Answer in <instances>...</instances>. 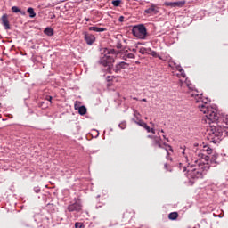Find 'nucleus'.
<instances>
[{
	"instance_id": "obj_9",
	"label": "nucleus",
	"mask_w": 228,
	"mask_h": 228,
	"mask_svg": "<svg viewBox=\"0 0 228 228\" xmlns=\"http://www.w3.org/2000/svg\"><path fill=\"white\" fill-rule=\"evenodd\" d=\"M218 158H220V155H218V153H214L209 159L208 166L212 165V167H216V165H219L220 160L218 159Z\"/></svg>"
},
{
	"instance_id": "obj_38",
	"label": "nucleus",
	"mask_w": 228,
	"mask_h": 228,
	"mask_svg": "<svg viewBox=\"0 0 228 228\" xmlns=\"http://www.w3.org/2000/svg\"><path fill=\"white\" fill-rule=\"evenodd\" d=\"M151 133H152V134H156V131L154 130V128H151Z\"/></svg>"
},
{
	"instance_id": "obj_11",
	"label": "nucleus",
	"mask_w": 228,
	"mask_h": 228,
	"mask_svg": "<svg viewBox=\"0 0 228 228\" xmlns=\"http://www.w3.org/2000/svg\"><path fill=\"white\" fill-rule=\"evenodd\" d=\"M2 24L4 27V29H10V21L8 20V14H4L2 16Z\"/></svg>"
},
{
	"instance_id": "obj_8",
	"label": "nucleus",
	"mask_w": 228,
	"mask_h": 228,
	"mask_svg": "<svg viewBox=\"0 0 228 228\" xmlns=\"http://www.w3.org/2000/svg\"><path fill=\"white\" fill-rule=\"evenodd\" d=\"M129 67V64L127 62L121 61L115 65L113 71L116 74H120L124 69H127Z\"/></svg>"
},
{
	"instance_id": "obj_25",
	"label": "nucleus",
	"mask_w": 228,
	"mask_h": 228,
	"mask_svg": "<svg viewBox=\"0 0 228 228\" xmlns=\"http://www.w3.org/2000/svg\"><path fill=\"white\" fill-rule=\"evenodd\" d=\"M165 6H170V8H175V2H165Z\"/></svg>"
},
{
	"instance_id": "obj_19",
	"label": "nucleus",
	"mask_w": 228,
	"mask_h": 228,
	"mask_svg": "<svg viewBox=\"0 0 228 228\" xmlns=\"http://www.w3.org/2000/svg\"><path fill=\"white\" fill-rule=\"evenodd\" d=\"M28 13H29V17L31 19H33L34 17H37V13L35 12V9H33L32 7H29L28 10H27Z\"/></svg>"
},
{
	"instance_id": "obj_28",
	"label": "nucleus",
	"mask_w": 228,
	"mask_h": 228,
	"mask_svg": "<svg viewBox=\"0 0 228 228\" xmlns=\"http://www.w3.org/2000/svg\"><path fill=\"white\" fill-rule=\"evenodd\" d=\"M139 53L142 54H147V48L145 47L140 48Z\"/></svg>"
},
{
	"instance_id": "obj_26",
	"label": "nucleus",
	"mask_w": 228,
	"mask_h": 228,
	"mask_svg": "<svg viewBox=\"0 0 228 228\" xmlns=\"http://www.w3.org/2000/svg\"><path fill=\"white\" fill-rule=\"evenodd\" d=\"M126 58H129L130 60H134L136 58L134 53H127V51L126 52Z\"/></svg>"
},
{
	"instance_id": "obj_50",
	"label": "nucleus",
	"mask_w": 228,
	"mask_h": 228,
	"mask_svg": "<svg viewBox=\"0 0 228 228\" xmlns=\"http://www.w3.org/2000/svg\"><path fill=\"white\" fill-rule=\"evenodd\" d=\"M123 216H124V218H126V213H124Z\"/></svg>"
},
{
	"instance_id": "obj_49",
	"label": "nucleus",
	"mask_w": 228,
	"mask_h": 228,
	"mask_svg": "<svg viewBox=\"0 0 228 228\" xmlns=\"http://www.w3.org/2000/svg\"><path fill=\"white\" fill-rule=\"evenodd\" d=\"M160 133H165V130H160Z\"/></svg>"
},
{
	"instance_id": "obj_22",
	"label": "nucleus",
	"mask_w": 228,
	"mask_h": 228,
	"mask_svg": "<svg viewBox=\"0 0 228 228\" xmlns=\"http://www.w3.org/2000/svg\"><path fill=\"white\" fill-rule=\"evenodd\" d=\"M108 54H114V56H118L120 54V51L115 49H110L108 51Z\"/></svg>"
},
{
	"instance_id": "obj_13",
	"label": "nucleus",
	"mask_w": 228,
	"mask_h": 228,
	"mask_svg": "<svg viewBox=\"0 0 228 228\" xmlns=\"http://www.w3.org/2000/svg\"><path fill=\"white\" fill-rule=\"evenodd\" d=\"M89 31H94V33H103V31H107V28L101 27H89Z\"/></svg>"
},
{
	"instance_id": "obj_51",
	"label": "nucleus",
	"mask_w": 228,
	"mask_h": 228,
	"mask_svg": "<svg viewBox=\"0 0 228 228\" xmlns=\"http://www.w3.org/2000/svg\"><path fill=\"white\" fill-rule=\"evenodd\" d=\"M86 22H88L89 20L86 18Z\"/></svg>"
},
{
	"instance_id": "obj_15",
	"label": "nucleus",
	"mask_w": 228,
	"mask_h": 228,
	"mask_svg": "<svg viewBox=\"0 0 228 228\" xmlns=\"http://www.w3.org/2000/svg\"><path fill=\"white\" fill-rule=\"evenodd\" d=\"M163 145L165 146V151H166L167 156H170L169 151H170L171 152H174V149H172V146H171V145L167 144L166 142H164Z\"/></svg>"
},
{
	"instance_id": "obj_40",
	"label": "nucleus",
	"mask_w": 228,
	"mask_h": 228,
	"mask_svg": "<svg viewBox=\"0 0 228 228\" xmlns=\"http://www.w3.org/2000/svg\"><path fill=\"white\" fill-rule=\"evenodd\" d=\"M187 86L190 90H191V84H187Z\"/></svg>"
},
{
	"instance_id": "obj_16",
	"label": "nucleus",
	"mask_w": 228,
	"mask_h": 228,
	"mask_svg": "<svg viewBox=\"0 0 228 228\" xmlns=\"http://www.w3.org/2000/svg\"><path fill=\"white\" fill-rule=\"evenodd\" d=\"M45 35H47V37H53L54 35V30L51 28H46L44 31Z\"/></svg>"
},
{
	"instance_id": "obj_30",
	"label": "nucleus",
	"mask_w": 228,
	"mask_h": 228,
	"mask_svg": "<svg viewBox=\"0 0 228 228\" xmlns=\"http://www.w3.org/2000/svg\"><path fill=\"white\" fill-rule=\"evenodd\" d=\"M126 122H121L119 125H118V127H120V129H126Z\"/></svg>"
},
{
	"instance_id": "obj_53",
	"label": "nucleus",
	"mask_w": 228,
	"mask_h": 228,
	"mask_svg": "<svg viewBox=\"0 0 228 228\" xmlns=\"http://www.w3.org/2000/svg\"><path fill=\"white\" fill-rule=\"evenodd\" d=\"M75 109L77 110V107H76V105H75Z\"/></svg>"
},
{
	"instance_id": "obj_17",
	"label": "nucleus",
	"mask_w": 228,
	"mask_h": 228,
	"mask_svg": "<svg viewBox=\"0 0 228 228\" xmlns=\"http://www.w3.org/2000/svg\"><path fill=\"white\" fill-rule=\"evenodd\" d=\"M152 145L153 147H159V149H163V144H161V141L159 140H153Z\"/></svg>"
},
{
	"instance_id": "obj_34",
	"label": "nucleus",
	"mask_w": 228,
	"mask_h": 228,
	"mask_svg": "<svg viewBox=\"0 0 228 228\" xmlns=\"http://www.w3.org/2000/svg\"><path fill=\"white\" fill-rule=\"evenodd\" d=\"M180 76L182 77H186V73H184V69H183V71H180Z\"/></svg>"
},
{
	"instance_id": "obj_12",
	"label": "nucleus",
	"mask_w": 228,
	"mask_h": 228,
	"mask_svg": "<svg viewBox=\"0 0 228 228\" xmlns=\"http://www.w3.org/2000/svg\"><path fill=\"white\" fill-rule=\"evenodd\" d=\"M135 124L146 129L147 133H151V126H149V125H147V123L143 122L142 120L135 121Z\"/></svg>"
},
{
	"instance_id": "obj_44",
	"label": "nucleus",
	"mask_w": 228,
	"mask_h": 228,
	"mask_svg": "<svg viewBox=\"0 0 228 228\" xmlns=\"http://www.w3.org/2000/svg\"><path fill=\"white\" fill-rule=\"evenodd\" d=\"M163 138H165V140H167V142H170V141L168 140V138H167L165 135H163Z\"/></svg>"
},
{
	"instance_id": "obj_54",
	"label": "nucleus",
	"mask_w": 228,
	"mask_h": 228,
	"mask_svg": "<svg viewBox=\"0 0 228 228\" xmlns=\"http://www.w3.org/2000/svg\"><path fill=\"white\" fill-rule=\"evenodd\" d=\"M86 1H89V0H86Z\"/></svg>"
},
{
	"instance_id": "obj_4",
	"label": "nucleus",
	"mask_w": 228,
	"mask_h": 228,
	"mask_svg": "<svg viewBox=\"0 0 228 228\" xmlns=\"http://www.w3.org/2000/svg\"><path fill=\"white\" fill-rule=\"evenodd\" d=\"M208 154H213V149L208 145H205L200 151V153H199V156L200 157L199 161H204L205 164L209 165L210 157Z\"/></svg>"
},
{
	"instance_id": "obj_2",
	"label": "nucleus",
	"mask_w": 228,
	"mask_h": 228,
	"mask_svg": "<svg viewBox=\"0 0 228 228\" xmlns=\"http://www.w3.org/2000/svg\"><path fill=\"white\" fill-rule=\"evenodd\" d=\"M178 154L183 158V161L187 163V167L183 166V163H180V170L187 172L190 179H202L206 172L209 170V165L202 160H194V164H190L186 149L180 147Z\"/></svg>"
},
{
	"instance_id": "obj_52",
	"label": "nucleus",
	"mask_w": 228,
	"mask_h": 228,
	"mask_svg": "<svg viewBox=\"0 0 228 228\" xmlns=\"http://www.w3.org/2000/svg\"><path fill=\"white\" fill-rule=\"evenodd\" d=\"M224 122H225V124H227V119H225V121H224Z\"/></svg>"
},
{
	"instance_id": "obj_5",
	"label": "nucleus",
	"mask_w": 228,
	"mask_h": 228,
	"mask_svg": "<svg viewBox=\"0 0 228 228\" xmlns=\"http://www.w3.org/2000/svg\"><path fill=\"white\" fill-rule=\"evenodd\" d=\"M100 63L103 65V67H111L113 63H115V57L105 54L100 59Z\"/></svg>"
},
{
	"instance_id": "obj_3",
	"label": "nucleus",
	"mask_w": 228,
	"mask_h": 228,
	"mask_svg": "<svg viewBox=\"0 0 228 228\" xmlns=\"http://www.w3.org/2000/svg\"><path fill=\"white\" fill-rule=\"evenodd\" d=\"M132 34L140 40H145L147 38V28L143 24L135 25L132 28Z\"/></svg>"
},
{
	"instance_id": "obj_18",
	"label": "nucleus",
	"mask_w": 228,
	"mask_h": 228,
	"mask_svg": "<svg viewBox=\"0 0 228 228\" xmlns=\"http://www.w3.org/2000/svg\"><path fill=\"white\" fill-rule=\"evenodd\" d=\"M179 216V214L177 212H171L168 215L169 220H177V217Z\"/></svg>"
},
{
	"instance_id": "obj_1",
	"label": "nucleus",
	"mask_w": 228,
	"mask_h": 228,
	"mask_svg": "<svg viewBox=\"0 0 228 228\" xmlns=\"http://www.w3.org/2000/svg\"><path fill=\"white\" fill-rule=\"evenodd\" d=\"M189 95L194 97L196 104H198L197 108L205 115L208 122H212V124L217 123L216 126L212 125L207 129V139L211 143H220L222 136H228V126L218 125V123L222 122V118L218 117L216 109L209 106V100L208 98L202 100V94H199V92L195 91L190 92Z\"/></svg>"
},
{
	"instance_id": "obj_32",
	"label": "nucleus",
	"mask_w": 228,
	"mask_h": 228,
	"mask_svg": "<svg viewBox=\"0 0 228 228\" xmlns=\"http://www.w3.org/2000/svg\"><path fill=\"white\" fill-rule=\"evenodd\" d=\"M176 70H178V72H183V67H181V65H177L175 66Z\"/></svg>"
},
{
	"instance_id": "obj_6",
	"label": "nucleus",
	"mask_w": 228,
	"mask_h": 228,
	"mask_svg": "<svg viewBox=\"0 0 228 228\" xmlns=\"http://www.w3.org/2000/svg\"><path fill=\"white\" fill-rule=\"evenodd\" d=\"M67 209L69 213H74V211L79 213V211L83 209V205L81 204V201L77 200L74 203L69 204Z\"/></svg>"
},
{
	"instance_id": "obj_7",
	"label": "nucleus",
	"mask_w": 228,
	"mask_h": 228,
	"mask_svg": "<svg viewBox=\"0 0 228 228\" xmlns=\"http://www.w3.org/2000/svg\"><path fill=\"white\" fill-rule=\"evenodd\" d=\"M83 35H84V40L86 41L87 45H94V43L95 42V36L88 32H84Z\"/></svg>"
},
{
	"instance_id": "obj_14",
	"label": "nucleus",
	"mask_w": 228,
	"mask_h": 228,
	"mask_svg": "<svg viewBox=\"0 0 228 228\" xmlns=\"http://www.w3.org/2000/svg\"><path fill=\"white\" fill-rule=\"evenodd\" d=\"M12 13H20V15H26V11H22L17 6L12 7Z\"/></svg>"
},
{
	"instance_id": "obj_46",
	"label": "nucleus",
	"mask_w": 228,
	"mask_h": 228,
	"mask_svg": "<svg viewBox=\"0 0 228 228\" xmlns=\"http://www.w3.org/2000/svg\"><path fill=\"white\" fill-rule=\"evenodd\" d=\"M147 137L151 138V140H152V138H154V136H152V135H148Z\"/></svg>"
},
{
	"instance_id": "obj_24",
	"label": "nucleus",
	"mask_w": 228,
	"mask_h": 228,
	"mask_svg": "<svg viewBox=\"0 0 228 228\" xmlns=\"http://www.w3.org/2000/svg\"><path fill=\"white\" fill-rule=\"evenodd\" d=\"M112 4L115 7H118V6H120V4H122V0H113Z\"/></svg>"
},
{
	"instance_id": "obj_43",
	"label": "nucleus",
	"mask_w": 228,
	"mask_h": 228,
	"mask_svg": "<svg viewBox=\"0 0 228 228\" xmlns=\"http://www.w3.org/2000/svg\"><path fill=\"white\" fill-rule=\"evenodd\" d=\"M164 167H165V168L167 170L168 168V164H165Z\"/></svg>"
},
{
	"instance_id": "obj_33",
	"label": "nucleus",
	"mask_w": 228,
	"mask_h": 228,
	"mask_svg": "<svg viewBox=\"0 0 228 228\" xmlns=\"http://www.w3.org/2000/svg\"><path fill=\"white\" fill-rule=\"evenodd\" d=\"M34 191H35V193H40V191H41L40 187H34Z\"/></svg>"
},
{
	"instance_id": "obj_48",
	"label": "nucleus",
	"mask_w": 228,
	"mask_h": 228,
	"mask_svg": "<svg viewBox=\"0 0 228 228\" xmlns=\"http://www.w3.org/2000/svg\"><path fill=\"white\" fill-rule=\"evenodd\" d=\"M133 100H134V101H138V98L134 97Z\"/></svg>"
},
{
	"instance_id": "obj_36",
	"label": "nucleus",
	"mask_w": 228,
	"mask_h": 228,
	"mask_svg": "<svg viewBox=\"0 0 228 228\" xmlns=\"http://www.w3.org/2000/svg\"><path fill=\"white\" fill-rule=\"evenodd\" d=\"M146 54H150L151 55V51H152V49L151 48H146Z\"/></svg>"
},
{
	"instance_id": "obj_47",
	"label": "nucleus",
	"mask_w": 228,
	"mask_h": 228,
	"mask_svg": "<svg viewBox=\"0 0 228 228\" xmlns=\"http://www.w3.org/2000/svg\"><path fill=\"white\" fill-rule=\"evenodd\" d=\"M167 159H169L170 161H172V158H170V157H167Z\"/></svg>"
},
{
	"instance_id": "obj_27",
	"label": "nucleus",
	"mask_w": 228,
	"mask_h": 228,
	"mask_svg": "<svg viewBox=\"0 0 228 228\" xmlns=\"http://www.w3.org/2000/svg\"><path fill=\"white\" fill-rule=\"evenodd\" d=\"M75 228H85V224H83V223H76L75 224Z\"/></svg>"
},
{
	"instance_id": "obj_41",
	"label": "nucleus",
	"mask_w": 228,
	"mask_h": 228,
	"mask_svg": "<svg viewBox=\"0 0 228 228\" xmlns=\"http://www.w3.org/2000/svg\"><path fill=\"white\" fill-rule=\"evenodd\" d=\"M130 51H132V53H136V48L130 49Z\"/></svg>"
},
{
	"instance_id": "obj_31",
	"label": "nucleus",
	"mask_w": 228,
	"mask_h": 228,
	"mask_svg": "<svg viewBox=\"0 0 228 228\" xmlns=\"http://www.w3.org/2000/svg\"><path fill=\"white\" fill-rule=\"evenodd\" d=\"M117 49H120L122 47V43L120 41H118L116 44Z\"/></svg>"
},
{
	"instance_id": "obj_21",
	"label": "nucleus",
	"mask_w": 228,
	"mask_h": 228,
	"mask_svg": "<svg viewBox=\"0 0 228 228\" xmlns=\"http://www.w3.org/2000/svg\"><path fill=\"white\" fill-rule=\"evenodd\" d=\"M184 4H185L184 1L175 2V8H183Z\"/></svg>"
},
{
	"instance_id": "obj_20",
	"label": "nucleus",
	"mask_w": 228,
	"mask_h": 228,
	"mask_svg": "<svg viewBox=\"0 0 228 228\" xmlns=\"http://www.w3.org/2000/svg\"><path fill=\"white\" fill-rule=\"evenodd\" d=\"M78 113L79 115H86V106L82 105L78 107Z\"/></svg>"
},
{
	"instance_id": "obj_45",
	"label": "nucleus",
	"mask_w": 228,
	"mask_h": 228,
	"mask_svg": "<svg viewBox=\"0 0 228 228\" xmlns=\"http://www.w3.org/2000/svg\"><path fill=\"white\" fill-rule=\"evenodd\" d=\"M56 17V15L55 14H53L52 16H51V19H54Z\"/></svg>"
},
{
	"instance_id": "obj_29",
	"label": "nucleus",
	"mask_w": 228,
	"mask_h": 228,
	"mask_svg": "<svg viewBox=\"0 0 228 228\" xmlns=\"http://www.w3.org/2000/svg\"><path fill=\"white\" fill-rule=\"evenodd\" d=\"M168 65H169V67H171V69H173V67L177 66V63H175L174 61L170 60Z\"/></svg>"
},
{
	"instance_id": "obj_10",
	"label": "nucleus",
	"mask_w": 228,
	"mask_h": 228,
	"mask_svg": "<svg viewBox=\"0 0 228 228\" xmlns=\"http://www.w3.org/2000/svg\"><path fill=\"white\" fill-rule=\"evenodd\" d=\"M159 12V11H158V8H156L155 4H151L150 8L144 10V13L147 15H157Z\"/></svg>"
},
{
	"instance_id": "obj_42",
	"label": "nucleus",
	"mask_w": 228,
	"mask_h": 228,
	"mask_svg": "<svg viewBox=\"0 0 228 228\" xmlns=\"http://www.w3.org/2000/svg\"><path fill=\"white\" fill-rule=\"evenodd\" d=\"M142 102H147V99L143 98L141 100Z\"/></svg>"
},
{
	"instance_id": "obj_35",
	"label": "nucleus",
	"mask_w": 228,
	"mask_h": 228,
	"mask_svg": "<svg viewBox=\"0 0 228 228\" xmlns=\"http://www.w3.org/2000/svg\"><path fill=\"white\" fill-rule=\"evenodd\" d=\"M46 101H49L50 102V104L53 103V96H46Z\"/></svg>"
},
{
	"instance_id": "obj_37",
	"label": "nucleus",
	"mask_w": 228,
	"mask_h": 228,
	"mask_svg": "<svg viewBox=\"0 0 228 228\" xmlns=\"http://www.w3.org/2000/svg\"><path fill=\"white\" fill-rule=\"evenodd\" d=\"M118 20H119V22H124V16H120Z\"/></svg>"
},
{
	"instance_id": "obj_23",
	"label": "nucleus",
	"mask_w": 228,
	"mask_h": 228,
	"mask_svg": "<svg viewBox=\"0 0 228 228\" xmlns=\"http://www.w3.org/2000/svg\"><path fill=\"white\" fill-rule=\"evenodd\" d=\"M150 56H153V58H159V60H161V57L159 54H158V53L156 51H151V53H150Z\"/></svg>"
},
{
	"instance_id": "obj_39",
	"label": "nucleus",
	"mask_w": 228,
	"mask_h": 228,
	"mask_svg": "<svg viewBox=\"0 0 228 228\" xmlns=\"http://www.w3.org/2000/svg\"><path fill=\"white\" fill-rule=\"evenodd\" d=\"M123 60H127V55H126V53H125V55L123 56Z\"/></svg>"
}]
</instances>
